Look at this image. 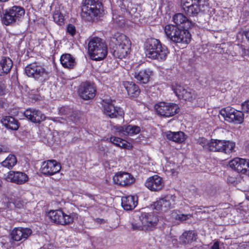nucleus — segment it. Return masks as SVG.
<instances>
[{
    "mask_svg": "<svg viewBox=\"0 0 249 249\" xmlns=\"http://www.w3.org/2000/svg\"><path fill=\"white\" fill-rule=\"evenodd\" d=\"M101 222H103V221H104V219H101Z\"/></svg>",
    "mask_w": 249,
    "mask_h": 249,
    "instance_id": "nucleus-55",
    "label": "nucleus"
},
{
    "mask_svg": "<svg viewBox=\"0 0 249 249\" xmlns=\"http://www.w3.org/2000/svg\"><path fill=\"white\" fill-rule=\"evenodd\" d=\"M229 166L234 170L243 174L249 172V160L236 158L229 162Z\"/></svg>",
    "mask_w": 249,
    "mask_h": 249,
    "instance_id": "nucleus-17",
    "label": "nucleus"
},
{
    "mask_svg": "<svg viewBox=\"0 0 249 249\" xmlns=\"http://www.w3.org/2000/svg\"><path fill=\"white\" fill-rule=\"evenodd\" d=\"M173 20L176 24L175 26H178L179 28L188 29L192 26V22L181 13L175 14L173 18Z\"/></svg>",
    "mask_w": 249,
    "mask_h": 249,
    "instance_id": "nucleus-25",
    "label": "nucleus"
},
{
    "mask_svg": "<svg viewBox=\"0 0 249 249\" xmlns=\"http://www.w3.org/2000/svg\"><path fill=\"white\" fill-rule=\"evenodd\" d=\"M112 100L110 99H105L102 100V106L104 113L111 118H116L118 115H121L120 109H117L112 103Z\"/></svg>",
    "mask_w": 249,
    "mask_h": 249,
    "instance_id": "nucleus-21",
    "label": "nucleus"
},
{
    "mask_svg": "<svg viewBox=\"0 0 249 249\" xmlns=\"http://www.w3.org/2000/svg\"><path fill=\"white\" fill-rule=\"evenodd\" d=\"M164 32L167 38L174 43L188 44L190 42L191 34L188 29L168 24L164 27Z\"/></svg>",
    "mask_w": 249,
    "mask_h": 249,
    "instance_id": "nucleus-3",
    "label": "nucleus"
},
{
    "mask_svg": "<svg viewBox=\"0 0 249 249\" xmlns=\"http://www.w3.org/2000/svg\"><path fill=\"white\" fill-rule=\"evenodd\" d=\"M81 11L82 17L89 21L101 17L104 12L102 3L99 0H85Z\"/></svg>",
    "mask_w": 249,
    "mask_h": 249,
    "instance_id": "nucleus-4",
    "label": "nucleus"
},
{
    "mask_svg": "<svg viewBox=\"0 0 249 249\" xmlns=\"http://www.w3.org/2000/svg\"><path fill=\"white\" fill-rule=\"evenodd\" d=\"M13 65L12 60L9 57H3L0 61V75L9 73Z\"/></svg>",
    "mask_w": 249,
    "mask_h": 249,
    "instance_id": "nucleus-28",
    "label": "nucleus"
},
{
    "mask_svg": "<svg viewBox=\"0 0 249 249\" xmlns=\"http://www.w3.org/2000/svg\"><path fill=\"white\" fill-rule=\"evenodd\" d=\"M8 10L18 21L19 20L20 18L23 16L25 14L24 9L22 7L18 6H14Z\"/></svg>",
    "mask_w": 249,
    "mask_h": 249,
    "instance_id": "nucleus-35",
    "label": "nucleus"
},
{
    "mask_svg": "<svg viewBox=\"0 0 249 249\" xmlns=\"http://www.w3.org/2000/svg\"><path fill=\"white\" fill-rule=\"evenodd\" d=\"M59 113L61 115L65 116V117L64 118H53L52 120L61 123H64L66 121L70 125H71V123H76L78 121L77 113L67 107H61L59 110Z\"/></svg>",
    "mask_w": 249,
    "mask_h": 249,
    "instance_id": "nucleus-13",
    "label": "nucleus"
},
{
    "mask_svg": "<svg viewBox=\"0 0 249 249\" xmlns=\"http://www.w3.org/2000/svg\"><path fill=\"white\" fill-rule=\"evenodd\" d=\"M220 114L228 122L241 124L244 121V113L235 109L228 107L222 108L220 111Z\"/></svg>",
    "mask_w": 249,
    "mask_h": 249,
    "instance_id": "nucleus-8",
    "label": "nucleus"
},
{
    "mask_svg": "<svg viewBox=\"0 0 249 249\" xmlns=\"http://www.w3.org/2000/svg\"><path fill=\"white\" fill-rule=\"evenodd\" d=\"M60 164L55 160H48L44 161L41 167V173L45 175L52 176L60 171Z\"/></svg>",
    "mask_w": 249,
    "mask_h": 249,
    "instance_id": "nucleus-16",
    "label": "nucleus"
},
{
    "mask_svg": "<svg viewBox=\"0 0 249 249\" xmlns=\"http://www.w3.org/2000/svg\"><path fill=\"white\" fill-rule=\"evenodd\" d=\"M126 126L125 125L124 126H114V128L117 132H119L120 134L126 135L125 130Z\"/></svg>",
    "mask_w": 249,
    "mask_h": 249,
    "instance_id": "nucleus-43",
    "label": "nucleus"
},
{
    "mask_svg": "<svg viewBox=\"0 0 249 249\" xmlns=\"http://www.w3.org/2000/svg\"><path fill=\"white\" fill-rule=\"evenodd\" d=\"M127 2H128V0H123V4L124 5V8H126L125 3H127Z\"/></svg>",
    "mask_w": 249,
    "mask_h": 249,
    "instance_id": "nucleus-52",
    "label": "nucleus"
},
{
    "mask_svg": "<svg viewBox=\"0 0 249 249\" xmlns=\"http://www.w3.org/2000/svg\"><path fill=\"white\" fill-rule=\"evenodd\" d=\"M242 111L244 112H249V101L244 102L241 105Z\"/></svg>",
    "mask_w": 249,
    "mask_h": 249,
    "instance_id": "nucleus-46",
    "label": "nucleus"
},
{
    "mask_svg": "<svg viewBox=\"0 0 249 249\" xmlns=\"http://www.w3.org/2000/svg\"><path fill=\"white\" fill-rule=\"evenodd\" d=\"M6 179L18 184H22L28 180V177L23 172L11 171L8 173Z\"/></svg>",
    "mask_w": 249,
    "mask_h": 249,
    "instance_id": "nucleus-24",
    "label": "nucleus"
},
{
    "mask_svg": "<svg viewBox=\"0 0 249 249\" xmlns=\"http://www.w3.org/2000/svg\"><path fill=\"white\" fill-rule=\"evenodd\" d=\"M204 0H181V3L182 7L190 5H193V4H196L197 2L198 3L200 2H203Z\"/></svg>",
    "mask_w": 249,
    "mask_h": 249,
    "instance_id": "nucleus-41",
    "label": "nucleus"
},
{
    "mask_svg": "<svg viewBox=\"0 0 249 249\" xmlns=\"http://www.w3.org/2000/svg\"><path fill=\"white\" fill-rule=\"evenodd\" d=\"M126 135H135L137 134L141 131V128L137 125H128L125 128Z\"/></svg>",
    "mask_w": 249,
    "mask_h": 249,
    "instance_id": "nucleus-37",
    "label": "nucleus"
},
{
    "mask_svg": "<svg viewBox=\"0 0 249 249\" xmlns=\"http://www.w3.org/2000/svg\"><path fill=\"white\" fill-rule=\"evenodd\" d=\"M109 141L114 145L121 148H125L126 145L123 142L124 140L123 139L116 137H111L109 138Z\"/></svg>",
    "mask_w": 249,
    "mask_h": 249,
    "instance_id": "nucleus-38",
    "label": "nucleus"
},
{
    "mask_svg": "<svg viewBox=\"0 0 249 249\" xmlns=\"http://www.w3.org/2000/svg\"><path fill=\"white\" fill-rule=\"evenodd\" d=\"M211 249H219V245L218 242H215L211 247Z\"/></svg>",
    "mask_w": 249,
    "mask_h": 249,
    "instance_id": "nucleus-51",
    "label": "nucleus"
},
{
    "mask_svg": "<svg viewBox=\"0 0 249 249\" xmlns=\"http://www.w3.org/2000/svg\"><path fill=\"white\" fill-rule=\"evenodd\" d=\"M246 198L247 200H249V193L246 194Z\"/></svg>",
    "mask_w": 249,
    "mask_h": 249,
    "instance_id": "nucleus-54",
    "label": "nucleus"
},
{
    "mask_svg": "<svg viewBox=\"0 0 249 249\" xmlns=\"http://www.w3.org/2000/svg\"><path fill=\"white\" fill-rule=\"evenodd\" d=\"M9 152V148L5 145H0V154L3 153H8Z\"/></svg>",
    "mask_w": 249,
    "mask_h": 249,
    "instance_id": "nucleus-49",
    "label": "nucleus"
},
{
    "mask_svg": "<svg viewBox=\"0 0 249 249\" xmlns=\"http://www.w3.org/2000/svg\"><path fill=\"white\" fill-rule=\"evenodd\" d=\"M54 21L59 25H62L64 24V17L63 15L58 11H55L53 15Z\"/></svg>",
    "mask_w": 249,
    "mask_h": 249,
    "instance_id": "nucleus-39",
    "label": "nucleus"
},
{
    "mask_svg": "<svg viewBox=\"0 0 249 249\" xmlns=\"http://www.w3.org/2000/svg\"><path fill=\"white\" fill-rule=\"evenodd\" d=\"M2 22L5 25H10L18 22V21L15 18L14 16L11 14V12L8 9L5 10L3 13V16L2 18Z\"/></svg>",
    "mask_w": 249,
    "mask_h": 249,
    "instance_id": "nucleus-34",
    "label": "nucleus"
},
{
    "mask_svg": "<svg viewBox=\"0 0 249 249\" xmlns=\"http://www.w3.org/2000/svg\"><path fill=\"white\" fill-rule=\"evenodd\" d=\"M24 116L34 123H40L45 119V115L41 111L33 108L27 109L24 113Z\"/></svg>",
    "mask_w": 249,
    "mask_h": 249,
    "instance_id": "nucleus-23",
    "label": "nucleus"
},
{
    "mask_svg": "<svg viewBox=\"0 0 249 249\" xmlns=\"http://www.w3.org/2000/svg\"><path fill=\"white\" fill-rule=\"evenodd\" d=\"M76 216L75 213L66 214L60 209L51 210L47 213V216L52 222L62 225L72 223Z\"/></svg>",
    "mask_w": 249,
    "mask_h": 249,
    "instance_id": "nucleus-7",
    "label": "nucleus"
},
{
    "mask_svg": "<svg viewBox=\"0 0 249 249\" xmlns=\"http://www.w3.org/2000/svg\"><path fill=\"white\" fill-rule=\"evenodd\" d=\"M176 95L179 99H182L185 101L193 102L197 98V94L196 91L187 87L178 84H175L172 87Z\"/></svg>",
    "mask_w": 249,
    "mask_h": 249,
    "instance_id": "nucleus-11",
    "label": "nucleus"
},
{
    "mask_svg": "<svg viewBox=\"0 0 249 249\" xmlns=\"http://www.w3.org/2000/svg\"><path fill=\"white\" fill-rule=\"evenodd\" d=\"M157 114L164 117H170L175 115L179 111L178 105L171 103L160 102L155 106Z\"/></svg>",
    "mask_w": 249,
    "mask_h": 249,
    "instance_id": "nucleus-10",
    "label": "nucleus"
},
{
    "mask_svg": "<svg viewBox=\"0 0 249 249\" xmlns=\"http://www.w3.org/2000/svg\"><path fill=\"white\" fill-rule=\"evenodd\" d=\"M121 204L124 210L126 211L132 210L137 205L138 198L132 196H123Z\"/></svg>",
    "mask_w": 249,
    "mask_h": 249,
    "instance_id": "nucleus-26",
    "label": "nucleus"
},
{
    "mask_svg": "<svg viewBox=\"0 0 249 249\" xmlns=\"http://www.w3.org/2000/svg\"><path fill=\"white\" fill-rule=\"evenodd\" d=\"M60 60L62 66L66 68L72 69L75 65V59L69 53L63 54Z\"/></svg>",
    "mask_w": 249,
    "mask_h": 249,
    "instance_id": "nucleus-31",
    "label": "nucleus"
},
{
    "mask_svg": "<svg viewBox=\"0 0 249 249\" xmlns=\"http://www.w3.org/2000/svg\"><path fill=\"white\" fill-rule=\"evenodd\" d=\"M12 203L16 207L18 208H20L23 206V202H21L19 198L13 199Z\"/></svg>",
    "mask_w": 249,
    "mask_h": 249,
    "instance_id": "nucleus-45",
    "label": "nucleus"
},
{
    "mask_svg": "<svg viewBox=\"0 0 249 249\" xmlns=\"http://www.w3.org/2000/svg\"><path fill=\"white\" fill-rule=\"evenodd\" d=\"M115 184L122 186H127L135 181L134 178L127 172L117 173L113 178Z\"/></svg>",
    "mask_w": 249,
    "mask_h": 249,
    "instance_id": "nucleus-20",
    "label": "nucleus"
},
{
    "mask_svg": "<svg viewBox=\"0 0 249 249\" xmlns=\"http://www.w3.org/2000/svg\"><path fill=\"white\" fill-rule=\"evenodd\" d=\"M96 90L94 85L89 82L83 83L80 86L78 93L81 98L88 100L93 98Z\"/></svg>",
    "mask_w": 249,
    "mask_h": 249,
    "instance_id": "nucleus-15",
    "label": "nucleus"
},
{
    "mask_svg": "<svg viewBox=\"0 0 249 249\" xmlns=\"http://www.w3.org/2000/svg\"><path fill=\"white\" fill-rule=\"evenodd\" d=\"M32 233L29 228H17L14 229L11 232L12 238L16 241H25Z\"/></svg>",
    "mask_w": 249,
    "mask_h": 249,
    "instance_id": "nucleus-22",
    "label": "nucleus"
},
{
    "mask_svg": "<svg viewBox=\"0 0 249 249\" xmlns=\"http://www.w3.org/2000/svg\"><path fill=\"white\" fill-rule=\"evenodd\" d=\"M139 218L146 230H153L159 221L158 216L153 212H142Z\"/></svg>",
    "mask_w": 249,
    "mask_h": 249,
    "instance_id": "nucleus-14",
    "label": "nucleus"
},
{
    "mask_svg": "<svg viewBox=\"0 0 249 249\" xmlns=\"http://www.w3.org/2000/svg\"><path fill=\"white\" fill-rule=\"evenodd\" d=\"M191 217V215L190 214H182L178 215L177 218L180 221H184L187 219H188Z\"/></svg>",
    "mask_w": 249,
    "mask_h": 249,
    "instance_id": "nucleus-47",
    "label": "nucleus"
},
{
    "mask_svg": "<svg viewBox=\"0 0 249 249\" xmlns=\"http://www.w3.org/2000/svg\"><path fill=\"white\" fill-rule=\"evenodd\" d=\"M197 142L201 145L204 149L210 151V141H208L206 139L204 138H200L198 141Z\"/></svg>",
    "mask_w": 249,
    "mask_h": 249,
    "instance_id": "nucleus-40",
    "label": "nucleus"
},
{
    "mask_svg": "<svg viewBox=\"0 0 249 249\" xmlns=\"http://www.w3.org/2000/svg\"><path fill=\"white\" fill-rule=\"evenodd\" d=\"M196 238V234L193 231H189L184 232L179 238V241L183 244L191 243Z\"/></svg>",
    "mask_w": 249,
    "mask_h": 249,
    "instance_id": "nucleus-33",
    "label": "nucleus"
},
{
    "mask_svg": "<svg viewBox=\"0 0 249 249\" xmlns=\"http://www.w3.org/2000/svg\"><path fill=\"white\" fill-rule=\"evenodd\" d=\"M67 32L71 36H73L76 32L75 26L71 24H69L67 27Z\"/></svg>",
    "mask_w": 249,
    "mask_h": 249,
    "instance_id": "nucleus-42",
    "label": "nucleus"
},
{
    "mask_svg": "<svg viewBox=\"0 0 249 249\" xmlns=\"http://www.w3.org/2000/svg\"><path fill=\"white\" fill-rule=\"evenodd\" d=\"M131 225H132V229L133 230L141 231V230H143V229L144 228L143 227V225L142 226V225H140L139 224L135 223H132Z\"/></svg>",
    "mask_w": 249,
    "mask_h": 249,
    "instance_id": "nucleus-48",
    "label": "nucleus"
},
{
    "mask_svg": "<svg viewBox=\"0 0 249 249\" xmlns=\"http://www.w3.org/2000/svg\"><path fill=\"white\" fill-rule=\"evenodd\" d=\"M17 162V160L16 156L14 155L10 154L0 164L4 167L11 169L16 164Z\"/></svg>",
    "mask_w": 249,
    "mask_h": 249,
    "instance_id": "nucleus-36",
    "label": "nucleus"
},
{
    "mask_svg": "<svg viewBox=\"0 0 249 249\" xmlns=\"http://www.w3.org/2000/svg\"><path fill=\"white\" fill-rule=\"evenodd\" d=\"M25 71L28 77L42 82L49 78V72L42 66L37 63L28 65L25 68Z\"/></svg>",
    "mask_w": 249,
    "mask_h": 249,
    "instance_id": "nucleus-6",
    "label": "nucleus"
},
{
    "mask_svg": "<svg viewBox=\"0 0 249 249\" xmlns=\"http://www.w3.org/2000/svg\"><path fill=\"white\" fill-rule=\"evenodd\" d=\"M109 46L113 55L117 58L122 59L129 53L131 42L125 35L117 33L111 38Z\"/></svg>",
    "mask_w": 249,
    "mask_h": 249,
    "instance_id": "nucleus-1",
    "label": "nucleus"
},
{
    "mask_svg": "<svg viewBox=\"0 0 249 249\" xmlns=\"http://www.w3.org/2000/svg\"><path fill=\"white\" fill-rule=\"evenodd\" d=\"M234 142L229 141L211 139L210 151L221 152L226 154L232 152L235 147Z\"/></svg>",
    "mask_w": 249,
    "mask_h": 249,
    "instance_id": "nucleus-9",
    "label": "nucleus"
},
{
    "mask_svg": "<svg viewBox=\"0 0 249 249\" xmlns=\"http://www.w3.org/2000/svg\"><path fill=\"white\" fill-rule=\"evenodd\" d=\"M145 186L151 191L159 192L164 187L163 179L158 175H154L147 178Z\"/></svg>",
    "mask_w": 249,
    "mask_h": 249,
    "instance_id": "nucleus-18",
    "label": "nucleus"
},
{
    "mask_svg": "<svg viewBox=\"0 0 249 249\" xmlns=\"http://www.w3.org/2000/svg\"><path fill=\"white\" fill-rule=\"evenodd\" d=\"M144 48L145 54L147 57L159 61L165 60L168 53L167 48L162 45L159 39L154 38L146 40Z\"/></svg>",
    "mask_w": 249,
    "mask_h": 249,
    "instance_id": "nucleus-2",
    "label": "nucleus"
},
{
    "mask_svg": "<svg viewBox=\"0 0 249 249\" xmlns=\"http://www.w3.org/2000/svg\"><path fill=\"white\" fill-rule=\"evenodd\" d=\"M5 89V87L4 85L1 83H0V96L4 94Z\"/></svg>",
    "mask_w": 249,
    "mask_h": 249,
    "instance_id": "nucleus-50",
    "label": "nucleus"
},
{
    "mask_svg": "<svg viewBox=\"0 0 249 249\" xmlns=\"http://www.w3.org/2000/svg\"><path fill=\"white\" fill-rule=\"evenodd\" d=\"M246 36L248 39V40L249 41V31L247 32L246 33Z\"/></svg>",
    "mask_w": 249,
    "mask_h": 249,
    "instance_id": "nucleus-53",
    "label": "nucleus"
},
{
    "mask_svg": "<svg viewBox=\"0 0 249 249\" xmlns=\"http://www.w3.org/2000/svg\"><path fill=\"white\" fill-rule=\"evenodd\" d=\"M88 51L92 60L99 61L103 60L107 56V48L103 39L94 37L90 39L89 42Z\"/></svg>",
    "mask_w": 249,
    "mask_h": 249,
    "instance_id": "nucleus-5",
    "label": "nucleus"
},
{
    "mask_svg": "<svg viewBox=\"0 0 249 249\" xmlns=\"http://www.w3.org/2000/svg\"><path fill=\"white\" fill-rule=\"evenodd\" d=\"M1 123L7 129L17 130L19 127V123L15 118L10 116H5L1 120Z\"/></svg>",
    "mask_w": 249,
    "mask_h": 249,
    "instance_id": "nucleus-27",
    "label": "nucleus"
},
{
    "mask_svg": "<svg viewBox=\"0 0 249 249\" xmlns=\"http://www.w3.org/2000/svg\"><path fill=\"white\" fill-rule=\"evenodd\" d=\"M184 13L189 16H196L201 12L206 11L208 7L207 3L205 1L201 3L197 2L196 4L190 5L182 7Z\"/></svg>",
    "mask_w": 249,
    "mask_h": 249,
    "instance_id": "nucleus-19",
    "label": "nucleus"
},
{
    "mask_svg": "<svg viewBox=\"0 0 249 249\" xmlns=\"http://www.w3.org/2000/svg\"><path fill=\"white\" fill-rule=\"evenodd\" d=\"M150 72L146 70L135 72L134 77L141 84L147 83L149 80Z\"/></svg>",
    "mask_w": 249,
    "mask_h": 249,
    "instance_id": "nucleus-32",
    "label": "nucleus"
},
{
    "mask_svg": "<svg viewBox=\"0 0 249 249\" xmlns=\"http://www.w3.org/2000/svg\"><path fill=\"white\" fill-rule=\"evenodd\" d=\"M124 86L130 97L135 98L140 94V89L135 83L126 81L124 82Z\"/></svg>",
    "mask_w": 249,
    "mask_h": 249,
    "instance_id": "nucleus-30",
    "label": "nucleus"
},
{
    "mask_svg": "<svg viewBox=\"0 0 249 249\" xmlns=\"http://www.w3.org/2000/svg\"><path fill=\"white\" fill-rule=\"evenodd\" d=\"M176 199V196L175 195H166L154 203V208L157 211L166 212L174 207Z\"/></svg>",
    "mask_w": 249,
    "mask_h": 249,
    "instance_id": "nucleus-12",
    "label": "nucleus"
},
{
    "mask_svg": "<svg viewBox=\"0 0 249 249\" xmlns=\"http://www.w3.org/2000/svg\"><path fill=\"white\" fill-rule=\"evenodd\" d=\"M166 136L168 140L177 143L183 142L187 138L184 133L182 131L172 132L169 131L167 132Z\"/></svg>",
    "mask_w": 249,
    "mask_h": 249,
    "instance_id": "nucleus-29",
    "label": "nucleus"
},
{
    "mask_svg": "<svg viewBox=\"0 0 249 249\" xmlns=\"http://www.w3.org/2000/svg\"><path fill=\"white\" fill-rule=\"evenodd\" d=\"M204 191L209 195H212L213 193V187L211 185H206L203 187Z\"/></svg>",
    "mask_w": 249,
    "mask_h": 249,
    "instance_id": "nucleus-44",
    "label": "nucleus"
}]
</instances>
